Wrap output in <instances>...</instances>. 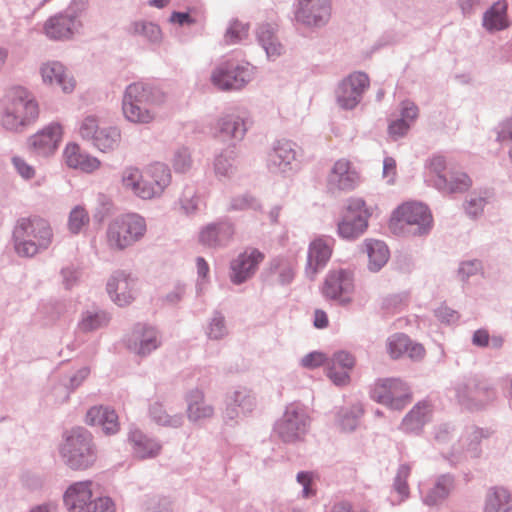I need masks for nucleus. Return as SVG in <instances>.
<instances>
[{
  "mask_svg": "<svg viewBox=\"0 0 512 512\" xmlns=\"http://www.w3.org/2000/svg\"><path fill=\"white\" fill-rule=\"evenodd\" d=\"M155 102V92L143 83L130 84L122 100L124 117L138 124H147L154 120L155 113L151 106Z\"/></svg>",
  "mask_w": 512,
  "mask_h": 512,
  "instance_id": "5",
  "label": "nucleus"
},
{
  "mask_svg": "<svg viewBox=\"0 0 512 512\" xmlns=\"http://www.w3.org/2000/svg\"><path fill=\"white\" fill-rule=\"evenodd\" d=\"M144 172L147 186L138 191L141 199L147 200L161 195L171 182L170 170L163 163H152L144 169Z\"/></svg>",
  "mask_w": 512,
  "mask_h": 512,
  "instance_id": "19",
  "label": "nucleus"
},
{
  "mask_svg": "<svg viewBox=\"0 0 512 512\" xmlns=\"http://www.w3.org/2000/svg\"><path fill=\"white\" fill-rule=\"evenodd\" d=\"M63 159L69 168L84 173H93L101 167V161L98 158L82 151L76 143H68L65 146Z\"/></svg>",
  "mask_w": 512,
  "mask_h": 512,
  "instance_id": "23",
  "label": "nucleus"
},
{
  "mask_svg": "<svg viewBox=\"0 0 512 512\" xmlns=\"http://www.w3.org/2000/svg\"><path fill=\"white\" fill-rule=\"evenodd\" d=\"M479 269L480 263L478 261H469L462 263L459 273L469 276L471 274H475Z\"/></svg>",
  "mask_w": 512,
  "mask_h": 512,
  "instance_id": "64",
  "label": "nucleus"
},
{
  "mask_svg": "<svg viewBox=\"0 0 512 512\" xmlns=\"http://www.w3.org/2000/svg\"><path fill=\"white\" fill-rule=\"evenodd\" d=\"M39 116V105L24 87L7 90L2 99L0 125L8 131L18 132L29 126Z\"/></svg>",
  "mask_w": 512,
  "mask_h": 512,
  "instance_id": "1",
  "label": "nucleus"
},
{
  "mask_svg": "<svg viewBox=\"0 0 512 512\" xmlns=\"http://www.w3.org/2000/svg\"><path fill=\"white\" fill-rule=\"evenodd\" d=\"M137 291V279L124 271H117L107 282V292L118 306L130 305L135 300Z\"/></svg>",
  "mask_w": 512,
  "mask_h": 512,
  "instance_id": "15",
  "label": "nucleus"
},
{
  "mask_svg": "<svg viewBox=\"0 0 512 512\" xmlns=\"http://www.w3.org/2000/svg\"><path fill=\"white\" fill-rule=\"evenodd\" d=\"M86 423L92 426L102 427L105 434H115L119 431L120 425L118 416L114 410L103 406H94L86 414Z\"/></svg>",
  "mask_w": 512,
  "mask_h": 512,
  "instance_id": "27",
  "label": "nucleus"
},
{
  "mask_svg": "<svg viewBox=\"0 0 512 512\" xmlns=\"http://www.w3.org/2000/svg\"><path fill=\"white\" fill-rule=\"evenodd\" d=\"M12 163L17 173L25 180L34 178L36 174L35 168L30 165L24 158L15 156L12 158Z\"/></svg>",
  "mask_w": 512,
  "mask_h": 512,
  "instance_id": "50",
  "label": "nucleus"
},
{
  "mask_svg": "<svg viewBox=\"0 0 512 512\" xmlns=\"http://www.w3.org/2000/svg\"><path fill=\"white\" fill-rule=\"evenodd\" d=\"M234 228L229 223L206 226L199 234V241L207 247H219L230 242Z\"/></svg>",
  "mask_w": 512,
  "mask_h": 512,
  "instance_id": "28",
  "label": "nucleus"
},
{
  "mask_svg": "<svg viewBox=\"0 0 512 512\" xmlns=\"http://www.w3.org/2000/svg\"><path fill=\"white\" fill-rule=\"evenodd\" d=\"M369 87V78L365 73L354 72L343 79L336 90V100L343 109L355 108L365 90Z\"/></svg>",
  "mask_w": 512,
  "mask_h": 512,
  "instance_id": "11",
  "label": "nucleus"
},
{
  "mask_svg": "<svg viewBox=\"0 0 512 512\" xmlns=\"http://www.w3.org/2000/svg\"><path fill=\"white\" fill-rule=\"evenodd\" d=\"M500 141L512 140V117L503 123L498 133Z\"/></svg>",
  "mask_w": 512,
  "mask_h": 512,
  "instance_id": "63",
  "label": "nucleus"
},
{
  "mask_svg": "<svg viewBox=\"0 0 512 512\" xmlns=\"http://www.w3.org/2000/svg\"><path fill=\"white\" fill-rule=\"evenodd\" d=\"M430 168L433 172H435L440 181L441 182H446L447 181V174H443L444 170H445V160L443 157L441 156H436L434 158H432L431 162H430ZM442 183H438V185H441Z\"/></svg>",
  "mask_w": 512,
  "mask_h": 512,
  "instance_id": "55",
  "label": "nucleus"
},
{
  "mask_svg": "<svg viewBox=\"0 0 512 512\" xmlns=\"http://www.w3.org/2000/svg\"><path fill=\"white\" fill-rule=\"evenodd\" d=\"M132 33L142 35L151 42H157L161 39V30L159 26L151 22L138 21L131 26Z\"/></svg>",
  "mask_w": 512,
  "mask_h": 512,
  "instance_id": "43",
  "label": "nucleus"
},
{
  "mask_svg": "<svg viewBox=\"0 0 512 512\" xmlns=\"http://www.w3.org/2000/svg\"><path fill=\"white\" fill-rule=\"evenodd\" d=\"M365 246L369 257V269L378 271L386 264L389 258L387 246L379 240H367Z\"/></svg>",
  "mask_w": 512,
  "mask_h": 512,
  "instance_id": "35",
  "label": "nucleus"
},
{
  "mask_svg": "<svg viewBox=\"0 0 512 512\" xmlns=\"http://www.w3.org/2000/svg\"><path fill=\"white\" fill-rule=\"evenodd\" d=\"M484 205L485 200L483 198L475 197L468 202L466 210L470 215L476 216L483 210Z\"/></svg>",
  "mask_w": 512,
  "mask_h": 512,
  "instance_id": "59",
  "label": "nucleus"
},
{
  "mask_svg": "<svg viewBox=\"0 0 512 512\" xmlns=\"http://www.w3.org/2000/svg\"><path fill=\"white\" fill-rule=\"evenodd\" d=\"M332 242L328 239L317 238L310 243L307 258V270L313 275L322 269L332 255Z\"/></svg>",
  "mask_w": 512,
  "mask_h": 512,
  "instance_id": "26",
  "label": "nucleus"
},
{
  "mask_svg": "<svg viewBox=\"0 0 512 512\" xmlns=\"http://www.w3.org/2000/svg\"><path fill=\"white\" fill-rule=\"evenodd\" d=\"M505 1L495 3L484 15L483 24L488 30H501L508 26Z\"/></svg>",
  "mask_w": 512,
  "mask_h": 512,
  "instance_id": "34",
  "label": "nucleus"
},
{
  "mask_svg": "<svg viewBox=\"0 0 512 512\" xmlns=\"http://www.w3.org/2000/svg\"><path fill=\"white\" fill-rule=\"evenodd\" d=\"M430 413L431 409L428 403H418L403 419V428L406 431H414L420 429L428 420Z\"/></svg>",
  "mask_w": 512,
  "mask_h": 512,
  "instance_id": "38",
  "label": "nucleus"
},
{
  "mask_svg": "<svg viewBox=\"0 0 512 512\" xmlns=\"http://www.w3.org/2000/svg\"><path fill=\"white\" fill-rule=\"evenodd\" d=\"M259 43L269 58H276L283 52V46L275 35V28L271 24H262L257 31Z\"/></svg>",
  "mask_w": 512,
  "mask_h": 512,
  "instance_id": "31",
  "label": "nucleus"
},
{
  "mask_svg": "<svg viewBox=\"0 0 512 512\" xmlns=\"http://www.w3.org/2000/svg\"><path fill=\"white\" fill-rule=\"evenodd\" d=\"M102 127L95 116H87L80 123L79 134L83 139L93 142Z\"/></svg>",
  "mask_w": 512,
  "mask_h": 512,
  "instance_id": "45",
  "label": "nucleus"
},
{
  "mask_svg": "<svg viewBox=\"0 0 512 512\" xmlns=\"http://www.w3.org/2000/svg\"><path fill=\"white\" fill-rule=\"evenodd\" d=\"M249 26L239 20H233L225 33V40L228 44L237 43L248 36Z\"/></svg>",
  "mask_w": 512,
  "mask_h": 512,
  "instance_id": "44",
  "label": "nucleus"
},
{
  "mask_svg": "<svg viewBox=\"0 0 512 512\" xmlns=\"http://www.w3.org/2000/svg\"><path fill=\"white\" fill-rule=\"evenodd\" d=\"M64 129L60 123L53 122L32 135L28 142L31 149L42 156L53 154L61 144Z\"/></svg>",
  "mask_w": 512,
  "mask_h": 512,
  "instance_id": "17",
  "label": "nucleus"
},
{
  "mask_svg": "<svg viewBox=\"0 0 512 512\" xmlns=\"http://www.w3.org/2000/svg\"><path fill=\"white\" fill-rule=\"evenodd\" d=\"M355 292L353 274L345 269H332L327 274L322 294L330 300L337 301L340 305H348L353 301Z\"/></svg>",
  "mask_w": 512,
  "mask_h": 512,
  "instance_id": "9",
  "label": "nucleus"
},
{
  "mask_svg": "<svg viewBox=\"0 0 512 512\" xmlns=\"http://www.w3.org/2000/svg\"><path fill=\"white\" fill-rule=\"evenodd\" d=\"M371 397L397 410L403 409L411 400L406 385L398 379L379 380L374 385Z\"/></svg>",
  "mask_w": 512,
  "mask_h": 512,
  "instance_id": "10",
  "label": "nucleus"
},
{
  "mask_svg": "<svg viewBox=\"0 0 512 512\" xmlns=\"http://www.w3.org/2000/svg\"><path fill=\"white\" fill-rule=\"evenodd\" d=\"M331 16V0H299L295 13L297 22L306 26L326 24Z\"/></svg>",
  "mask_w": 512,
  "mask_h": 512,
  "instance_id": "16",
  "label": "nucleus"
},
{
  "mask_svg": "<svg viewBox=\"0 0 512 512\" xmlns=\"http://www.w3.org/2000/svg\"><path fill=\"white\" fill-rule=\"evenodd\" d=\"M214 408L205 400L204 393L199 390L192 391L188 396L187 415L192 421H199L212 417Z\"/></svg>",
  "mask_w": 512,
  "mask_h": 512,
  "instance_id": "30",
  "label": "nucleus"
},
{
  "mask_svg": "<svg viewBox=\"0 0 512 512\" xmlns=\"http://www.w3.org/2000/svg\"><path fill=\"white\" fill-rule=\"evenodd\" d=\"M42 81L48 86H58L64 93H71L76 87V81L66 66L60 61L50 60L40 66Z\"/></svg>",
  "mask_w": 512,
  "mask_h": 512,
  "instance_id": "20",
  "label": "nucleus"
},
{
  "mask_svg": "<svg viewBox=\"0 0 512 512\" xmlns=\"http://www.w3.org/2000/svg\"><path fill=\"white\" fill-rule=\"evenodd\" d=\"M313 480V475L308 472H300L297 475V481L303 486V495L304 497H309L313 495L314 492L310 489V485Z\"/></svg>",
  "mask_w": 512,
  "mask_h": 512,
  "instance_id": "57",
  "label": "nucleus"
},
{
  "mask_svg": "<svg viewBox=\"0 0 512 512\" xmlns=\"http://www.w3.org/2000/svg\"><path fill=\"white\" fill-rule=\"evenodd\" d=\"M52 236V229L45 219L21 217L13 230L15 251L20 256L32 257L51 244Z\"/></svg>",
  "mask_w": 512,
  "mask_h": 512,
  "instance_id": "2",
  "label": "nucleus"
},
{
  "mask_svg": "<svg viewBox=\"0 0 512 512\" xmlns=\"http://www.w3.org/2000/svg\"><path fill=\"white\" fill-rule=\"evenodd\" d=\"M151 414L153 418L162 425H170L172 424V419L169 418L168 415L162 410L160 404L156 403L151 407Z\"/></svg>",
  "mask_w": 512,
  "mask_h": 512,
  "instance_id": "58",
  "label": "nucleus"
},
{
  "mask_svg": "<svg viewBox=\"0 0 512 512\" xmlns=\"http://www.w3.org/2000/svg\"><path fill=\"white\" fill-rule=\"evenodd\" d=\"M191 158L187 149H180L175 153L172 165L176 172L184 173L191 168Z\"/></svg>",
  "mask_w": 512,
  "mask_h": 512,
  "instance_id": "49",
  "label": "nucleus"
},
{
  "mask_svg": "<svg viewBox=\"0 0 512 512\" xmlns=\"http://www.w3.org/2000/svg\"><path fill=\"white\" fill-rule=\"evenodd\" d=\"M363 409L360 404L354 405L351 412H343L340 415V426L344 431H352L358 424V419L362 416Z\"/></svg>",
  "mask_w": 512,
  "mask_h": 512,
  "instance_id": "48",
  "label": "nucleus"
},
{
  "mask_svg": "<svg viewBox=\"0 0 512 512\" xmlns=\"http://www.w3.org/2000/svg\"><path fill=\"white\" fill-rule=\"evenodd\" d=\"M249 77L250 73L246 67L228 61L213 71L211 82L219 90L228 91L242 88Z\"/></svg>",
  "mask_w": 512,
  "mask_h": 512,
  "instance_id": "14",
  "label": "nucleus"
},
{
  "mask_svg": "<svg viewBox=\"0 0 512 512\" xmlns=\"http://www.w3.org/2000/svg\"><path fill=\"white\" fill-rule=\"evenodd\" d=\"M230 405L238 406L243 412L251 411L254 405V398L246 390L236 391L234 393L233 403Z\"/></svg>",
  "mask_w": 512,
  "mask_h": 512,
  "instance_id": "51",
  "label": "nucleus"
},
{
  "mask_svg": "<svg viewBox=\"0 0 512 512\" xmlns=\"http://www.w3.org/2000/svg\"><path fill=\"white\" fill-rule=\"evenodd\" d=\"M473 344L484 347L488 345L489 342V334L484 329H479L475 331L473 338H472Z\"/></svg>",
  "mask_w": 512,
  "mask_h": 512,
  "instance_id": "62",
  "label": "nucleus"
},
{
  "mask_svg": "<svg viewBox=\"0 0 512 512\" xmlns=\"http://www.w3.org/2000/svg\"><path fill=\"white\" fill-rule=\"evenodd\" d=\"M182 208L186 213L192 212L196 209L197 202L194 198V193L192 191H187L184 193L183 198H181Z\"/></svg>",
  "mask_w": 512,
  "mask_h": 512,
  "instance_id": "60",
  "label": "nucleus"
},
{
  "mask_svg": "<svg viewBox=\"0 0 512 512\" xmlns=\"http://www.w3.org/2000/svg\"><path fill=\"white\" fill-rule=\"evenodd\" d=\"M265 255L260 250L248 247L230 263V279L234 284H241L251 278L264 261Z\"/></svg>",
  "mask_w": 512,
  "mask_h": 512,
  "instance_id": "13",
  "label": "nucleus"
},
{
  "mask_svg": "<svg viewBox=\"0 0 512 512\" xmlns=\"http://www.w3.org/2000/svg\"><path fill=\"white\" fill-rule=\"evenodd\" d=\"M130 442L133 444L134 452L139 458L152 457L160 451V445L155 441L148 439L139 430L130 433Z\"/></svg>",
  "mask_w": 512,
  "mask_h": 512,
  "instance_id": "33",
  "label": "nucleus"
},
{
  "mask_svg": "<svg viewBox=\"0 0 512 512\" xmlns=\"http://www.w3.org/2000/svg\"><path fill=\"white\" fill-rule=\"evenodd\" d=\"M121 133L116 127L104 126L100 129L92 144L102 152L114 150L120 144Z\"/></svg>",
  "mask_w": 512,
  "mask_h": 512,
  "instance_id": "37",
  "label": "nucleus"
},
{
  "mask_svg": "<svg viewBox=\"0 0 512 512\" xmlns=\"http://www.w3.org/2000/svg\"><path fill=\"white\" fill-rule=\"evenodd\" d=\"M484 512H512V496L504 487H493L486 495Z\"/></svg>",
  "mask_w": 512,
  "mask_h": 512,
  "instance_id": "29",
  "label": "nucleus"
},
{
  "mask_svg": "<svg viewBox=\"0 0 512 512\" xmlns=\"http://www.w3.org/2000/svg\"><path fill=\"white\" fill-rule=\"evenodd\" d=\"M121 183L125 190H128L133 195L139 197V189L147 186V179L144 170L141 171L132 166L126 167L121 174Z\"/></svg>",
  "mask_w": 512,
  "mask_h": 512,
  "instance_id": "36",
  "label": "nucleus"
},
{
  "mask_svg": "<svg viewBox=\"0 0 512 512\" xmlns=\"http://www.w3.org/2000/svg\"><path fill=\"white\" fill-rule=\"evenodd\" d=\"M68 512H115L113 499L104 495L93 481L71 484L63 495Z\"/></svg>",
  "mask_w": 512,
  "mask_h": 512,
  "instance_id": "3",
  "label": "nucleus"
},
{
  "mask_svg": "<svg viewBox=\"0 0 512 512\" xmlns=\"http://www.w3.org/2000/svg\"><path fill=\"white\" fill-rule=\"evenodd\" d=\"M61 452L67 465L75 470H85L96 461L92 435L83 428L71 431Z\"/></svg>",
  "mask_w": 512,
  "mask_h": 512,
  "instance_id": "6",
  "label": "nucleus"
},
{
  "mask_svg": "<svg viewBox=\"0 0 512 512\" xmlns=\"http://www.w3.org/2000/svg\"><path fill=\"white\" fill-rule=\"evenodd\" d=\"M368 211L362 199H352L342 221L338 224L341 237L351 239L361 235L368 225Z\"/></svg>",
  "mask_w": 512,
  "mask_h": 512,
  "instance_id": "12",
  "label": "nucleus"
},
{
  "mask_svg": "<svg viewBox=\"0 0 512 512\" xmlns=\"http://www.w3.org/2000/svg\"><path fill=\"white\" fill-rule=\"evenodd\" d=\"M359 182L360 176L358 172L345 159L335 162L328 177L330 188L339 191H351L358 186Z\"/></svg>",
  "mask_w": 512,
  "mask_h": 512,
  "instance_id": "22",
  "label": "nucleus"
},
{
  "mask_svg": "<svg viewBox=\"0 0 512 512\" xmlns=\"http://www.w3.org/2000/svg\"><path fill=\"white\" fill-rule=\"evenodd\" d=\"M383 175L389 178V181H393L396 175V161L393 158H385L383 163Z\"/></svg>",
  "mask_w": 512,
  "mask_h": 512,
  "instance_id": "61",
  "label": "nucleus"
},
{
  "mask_svg": "<svg viewBox=\"0 0 512 512\" xmlns=\"http://www.w3.org/2000/svg\"><path fill=\"white\" fill-rule=\"evenodd\" d=\"M296 159L293 143L288 140L278 141L273 151L269 154L270 164L285 170Z\"/></svg>",
  "mask_w": 512,
  "mask_h": 512,
  "instance_id": "32",
  "label": "nucleus"
},
{
  "mask_svg": "<svg viewBox=\"0 0 512 512\" xmlns=\"http://www.w3.org/2000/svg\"><path fill=\"white\" fill-rule=\"evenodd\" d=\"M90 218L87 210L83 206H76L69 215L68 228L78 234L84 227L89 224Z\"/></svg>",
  "mask_w": 512,
  "mask_h": 512,
  "instance_id": "42",
  "label": "nucleus"
},
{
  "mask_svg": "<svg viewBox=\"0 0 512 512\" xmlns=\"http://www.w3.org/2000/svg\"><path fill=\"white\" fill-rule=\"evenodd\" d=\"M147 232L146 220L137 213L122 214L109 222L106 242L113 251H123L139 242Z\"/></svg>",
  "mask_w": 512,
  "mask_h": 512,
  "instance_id": "4",
  "label": "nucleus"
},
{
  "mask_svg": "<svg viewBox=\"0 0 512 512\" xmlns=\"http://www.w3.org/2000/svg\"><path fill=\"white\" fill-rule=\"evenodd\" d=\"M306 426L305 414L297 406L291 405L277 423L276 431L284 441H294L305 433Z\"/></svg>",
  "mask_w": 512,
  "mask_h": 512,
  "instance_id": "21",
  "label": "nucleus"
},
{
  "mask_svg": "<svg viewBox=\"0 0 512 512\" xmlns=\"http://www.w3.org/2000/svg\"><path fill=\"white\" fill-rule=\"evenodd\" d=\"M161 344L157 330L146 324H137L126 336L129 350L138 355H146L157 349Z\"/></svg>",
  "mask_w": 512,
  "mask_h": 512,
  "instance_id": "18",
  "label": "nucleus"
},
{
  "mask_svg": "<svg viewBox=\"0 0 512 512\" xmlns=\"http://www.w3.org/2000/svg\"><path fill=\"white\" fill-rule=\"evenodd\" d=\"M271 271L278 274V281L281 284L290 283L295 275V267L292 261L277 258L271 262Z\"/></svg>",
  "mask_w": 512,
  "mask_h": 512,
  "instance_id": "41",
  "label": "nucleus"
},
{
  "mask_svg": "<svg viewBox=\"0 0 512 512\" xmlns=\"http://www.w3.org/2000/svg\"><path fill=\"white\" fill-rule=\"evenodd\" d=\"M226 333L224 318L221 316L214 317L208 326V337L217 340L224 337Z\"/></svg>",
  "mask_w": 512,
  "mask_h": 512,
  "instance_id": "52",
  "label": "nucleus"
},
{
  "mask_svg": "<svg viewBox=\"0 0 512 512\" xmlns=\"http://www.w3.org/2000/svg\"><path fill=\"white\" fill-rule=\"evenodd\" d=\"M419 114L418 107L411 101L402 102L401 115L402 119L414 121Z\"/></svg>",
  "mask_w": 512,
  "mask_h": 512,
  "instance_id": "56",
  "label": "nucleus"
},
{
  "mask_svg": "<svg viewBox=\"0 0 512 512\" xmlns=\"http://www.w3.org/2000/svg\"><path fill=\"white\" fill-rule=\"evenodd\" d=\"M431 222L432 216L425 205L408 202L393 212L389 228L393 233L400 234L404 233L406 226H417V231L422 232Z\"/></svg>",
  "mask_w": 512,
  "mask_h": 512,
  "instance_id": "8",
  "label": "nucleus"
},
{
  "mask_svg": "<svg viewBox=\"0 0 512 512\" xmlns=\"http://www.w3.org/2000/svg\"><path fill=\"white\" fill-rule=\"evenodd\" d=\"M387 351L391 358L399 359L407 355L412 360H420L425 356V349L421 344L412 343L408 336L395 334L387 340Z\"/></svg>",
  "mask_w": 512,
  "mask_h": 512,
  "instance_id": "24",
  "label": "nucleus"
},
{
  "mask_svg": "<svg viewBox=\"0 0 512 512\" xmlns=\"http://www.w3.org/2000/svg\"><path fill=\"white\" fill-rule=\"evenodd\" d=\"M85 8L86 4L84 2H74L64 12L49 17L43 25V32L46 37L54 41L72 39L82 27L80 16Z\"/></svg>",
  "mask_w": 512,
  "mask_h": 512,
  "instance_id": "7",
  "label": "nucleus"
},
{
  "mask_svg": "<svg viewBox=\"0 0 512 512\" xmlns=\"http://www.w3.org/2000/svg\"><path fill=\"white\" fill-rule=\"evenodd\" d=\"M355 365V358L345 351L334 354L328 368V376L336 385H347L350 382L349 373Z\"/></svg>",
  "mask_w": 512,
  "mask_h": 512,
  "instance_id": "25",
  "label": "nucleus"
},
{
  "mask_svg": "<svg viewBox=\"0 0 512 512\" xmlns=\"http://www.w3.org/2000/svg\"><path fill=\"white\" fill-rule=\"evenodd\" d=\"M107 321L104 313H86L79 323V328L84 332H89L102 327Z\"/></svg>",
  "mask_w": 512,
  "mask_h": 512,
  "instance_id": "47",
  "label": "nucleus"
},
{
  "mask_svg": "<svg viewBox=\"0 0 512 512\" xmlns=\"http://www.w3.org/2000/svg\"><path fill=\"white\" fill-rule=\"evenodd\" d=\"M452 487V479L449 476H441L435 486L427 494L425 502L429 505L437 504L445 499Z\"/></svg>",
  "mask_w": 512,
  "mask_h": 512,
  "instance_id": "40",
  "label": "nucleus"
},
{
  "mask_svg": "<svg viewBox=\"0 0 512 512\" xmlns=\"http://www.w3.org/2000/svg\"><path fill=\"white\" fill-rule=\"evenodd\" d=\"M442 183L450 192H463L471 186L470 178L464 173H450L447 176V181Z\"/></svg>",
  "mask_w": 512,
  "mask_h": 512,
  "instance_id": "46",
  "label": "nucleus"
},
{
  "mask_svg": "<svg viewBox=\"0 0 512 512\" xmlns=\"http://www.w3.org/2000/svg\"><path fill=\"white\" fill-rule=\"evenodd\" d=\"M326 361V357L323 353L320 352H312L305 357L302 358L301 363L302 366L313 369L321 366Z\"/></svg>",
  "mask_w": 512,
  "mask_h": 512,
  "instance_id": "54",
  "label": "nucleus"
},
{
  "mask_svg": "<svg viewBox=\"0 0 512 512\" xmlns=\"http://www.w3.org/2000/svg\"><path fill=\"white\" fill-rule=\"evenodd\" d=\"M219 125L223 139H242L246 131L244 120L234 115H229L222 118Z\"/></svg>",
  "mask_w": 512,
  "mask_h": 512,
  "instance_id": "39",
  "label": "nucleus"
},
{
  "mask_svg": "<svg viewBox=\"0 0 512 512\" xmlns=\"http://www.w3.org/2000/svg\"><path fill=\"white\" fill-rule=\"evenodd\" d=\"M409 128L410 125L405 119H397L389 124L388 132L392 137L398 138L404 136Z\"/></svg>",
  "mask_w": 512,
  "mask_h": 512,
  "instance_id": "53",
  "label": "nucleus"
}]
</instances>
